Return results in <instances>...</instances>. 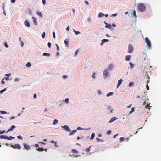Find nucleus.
Segmentation results:
<instances>
[{
	"mask_svg": "<svg viewBox=\"0 0 161 161\" xmlns=\"http://www.w3.org/2000/svg\"><path fill=\"white\" fill-rule=\"evenodd\" d=\"M138 10L141 12L144 11L146 9V7L144 4L142 3L139 4L137 5Z\"/></svg>",
	"mask_w": 161,
	"mask_h": 161,
	"instance_id": "f257e3e1",
	"label": "nucleus"
},
{
	"mask_svg": "<svg viewBox=\"0 0 161 161\" xmlns=\"http://www.w3.org/2000/svg\"><path fill=\"white\" fill-rule=\"evenodd\" d=\"M145 41L148 46V48L150 49L152 48L151 42L149 38L147 37L145 39Z\"/></svg>",
	"mask_w": 161,
	"mask_h": 161,
	"instance_id": "f03ea898",
	"label": "nucleus"
},
{
	"mask_svg": "<svg viewBox=\"0 0 161 161\" xmlns=\"http://www.w3.org/2000/svg\"><path fill=\"white\" fill-rule=\"evenodd\" d=\"M103 74L104 79L106 78L109 75L107 69L104 70L103 72Z\"/></svg>",
	"mask_w": 161,
	"mask_h": 161,
	"instance_id": "7ed1b4c3",
	"label": "nucleus"
},
{
	"mask_svg": "<svg viewBox=\"0 0 161 161\" xmlns=\"http://www.w3.org/2000/svg\"><path fill=\"white\" fill-rule=\"evenodd\" d=\"M112 26L114 27H116V25L114 23L112 24V25H111L110 24H107V25H106L105 27L106 28H109L111 30H112L113 28L112 27Z\"/></svg>",
	"mask_w": 161,
	"mask_h": 161,
	"instance_id": "20e7f679",
	"label": "nucleus"
},
{
	"mask_svg": "<svg viewBox=\"0 0 161 161\" xmlns=\"http://www.w3.org/2000/svg\"><path fill=\"white\" fill-rule=\"evenodd\" d=\"M133 48L132 46L130 44H129L128 47V52L130 53H131L133 52Z\"/></svg>",
	"mask_w": 161,
	"mask_h": 161,
	"instance_id": "39448f33",
	"label": "nucleus"
},
{
	"mask_svg": "<svg viewBox=\"0 0 161 161\" xmlns=\"http://www.w3.org/2000/svg\"><path fill=\"white\" fill-rule=\"evenodd\" d=\"M11 147L14 148L18 149H20L21 148L20 146L18 144H15L14 146L12 145Z\"/></svg>",
	"mask_w": 161,
	"mask_h": 161,
	"instance_id": "423d86ee",
	"label": "nucleus"
},
{
	"mask_svg": "<svg viewBox=\"0 0 161 161\" xmlns=\"http://www.w3.org/2000/svg\"><path fill=\"white\" fill-rule=\"evenodd\" d=\"M71 152L72 153H73L74 154H73V155L75 157H77V153H78V151L75 149H73L71 150Z\"/></svg>",
	"mask_w": 161,
	"mask_h": 161,
	"instance_id": "0eeeda50",
	"label": "nucleus"
},
{
	"mask_svg": "<svg viewBox=\"0 0 161 161\" xmlns=\"http://www.w3.org/2000/svg\"><path fill=\"white\" fill-rule=\"evenodd\" d=\"M61 127L64 128L68 131H69V132L71 131V129L67 125H64L63 126H62Z\"/></svg>",
	"mask_w": 161,
	"mask_h": 161,
	"instance_id": "6e6552de",
	"label": "nucleus"
},
{
	"mask_svg": "<svg viewBox=\"0 0 161 161\" xmlns=\"http://www.w3.org/2000/svg\"><path fill=\"white\" fill-rule=\"evenodd\" d=\"M15 128V126H14V125H12V126L7 131V132H6V133H7L10 131H13V129H14Z\"/></svg>",
	"mask_w": 161,
	"mask_h": 161,
	"instance_id": "1a4fd4ad",
	"label": "nucleus"
},
{
	"mask_svg": "<svg viewBox=\"0 0 161 161\" xmlns=\"http://www.w3.org/2000/svg\"><path fill=\"white\" fill-rule=\"evenodd\" d=\"M123 82V80L122 79H120L118 80V83L117 85V88H118L119 86L121 85Z\"/></svg>",
	"mask_w": 161,
	"mask_h": 161,
	"instance_id": "9d476101",
	"label": "nucleus"
},
{
	"mask_svg": "<svg viewBox=\"0 0 161 161\" xmlns=\"http://www.w3.org/2000/svg\"><path fill=\"white\" fill-rule=\"evenodd\" d=\"M132 11H133V13L131 14L133 17H135L136 18L137 17V15L136 14V12L135 9H132Z\"/></svg>",
	"mask_w": 161,
	"mask_h": 161,
	"instance_id": "9b49d317",
	"label": "nucleus"
},
{
	"mask_svg": "<svg viewBox=\"0 0 161 161\" xmlns=\"http://www.w3.org/2000/svg\"><path fill=\"white\" fill-rule=\"evenodd\" d=\"M131 56L130 55H127L125 56V59L126 61H129L130 60Z\"/></svg>",
	"mask_w": 161,
	"mask_h": 161,
	"instance_id": "f8f14e48",
	"label": "nucleus"
},
{
	"mask_svg": "<svg viewBox=\"0 0 161 161\" xmlns=\"http://www.w3.org/2000/svg\"><path fill=\"white\" fill-rule=\"evenodd\" d=\"M113 64H110L109 65L108 67L107 70H111L113 69Z\"/></svg>",
	"mask_w": 161,
	"mask_h": 161,
	"instance_id": "ddd939ff",
	"label": "nucleus"
},
{
	"mask_svg": "<svg viewBox=\"0 0 161 161\" xmlns=\"http://www.w3.org/2000/svg\"><path fill=\"white\" fill-rule=\"evenodd\" d=\"M0 138L8 139V136H7L6 135H1L0 136Z\"/></svg>",
	"mask_w": 161,
	"mask_h": 161,
	"instance_id": "4468645a",
	"label": "nucleus"
},
{
	"mask_svg": "<svg viewBox=\"0 0 161 161\" xmlns=\"http://www.w3.org/2000/svg\"><path fill=\"white\" fill-rule=\"evenodd\" d=\"M117 119V118L116 117H114L111 118L110 120L109 121V123H112L115 120Z\"/></svg>",
	"mask_w": 161,
	"mask_h": 161,
	"instance_id": "2eb2a0df",
	"label": "nucleus"
},
{
	"mask_svg": "<svg viewBox=\"0 0 161 161\" xmlns=\"http://www.w3.org/2000/svg\"><path fill=\"white\" fill-rule=\"evenodd\" d=\"M33 20V22L34 24L35 25H37V20H36V19L34 17H32Z\"/></svg>",
	"mask_w": 161,
	"mask_h": 161,
	"instance_id": "dca6fc26",
	"label": "nucleus"
},
{
	"mask_svg": "<svg viewBox=\"0 0 161 161\" xmlns=\"http://www.w3.org/2000/svg\"><path fill=\"white\" fill-rule=\"evenodd\" d=\"M108 41H109V40H108V39H103L102 41V42L101 43V45H102L103 43L105 42H108Z\"/></svg>",
	"mask_w": 161,
	"mask_h": 161,
	"instance_id": "f3484780",
	"label": "nucleus"
},
{
	"mask_svg": "<svg viewBox=\"0 0 161 161\" xmlns=\"http://www.w3.org/2000/svg\"><path fill=\"white\" fill-rule=\"evenodd\" d=\"M25 25L27 27H29L30 26V23L27 20H25Z\"/></svg>",
	"mask_w": 161,
	"mask_h": 161,
	"instance_id": "a211bd4d",
	"label": "nucleus"
},
{
	"mask_svg": "<svg viewBox=\"0 0 161 161\" xmlns=\"http://www.w3.org/2000/svg\"><path fill=\"white\" fill-rule=\"evenodd\" d=\"M24 147L27 150H28L30 148V146L26 144H24Z\"/></svg>",
	"mask_w": 161,
	"mask_h": 161,
	"instance_id": "6ab92c4d",
	"label": "nucleus"
},
{
	"mask_svg": "<svg viewBox=\"0 0 161 161\" xmlns=\"http://www.w3.org/2000/svg\"><path fill=\"white\" fill-rule=\"evenodd\" d=\"M95 136V134L94 133L92 134L91 137L90 138V139L92 140L94 139Z\"/></svg>",
	"mask_w": 161,
	"mask_h": 161,
	"instance_id": "aec40b11",
	"label": "nucleus"
},
{
	"mask_svg": "<svg viewBox=\"0 0 161 161\" xmlns=\"http://www.w3.org/2000/svg\"><path fill=\"white\" fill-rule=\"evenodd\" d=\"M104 15V14L101 12H100L98 14V17H101Z\"/></svg>",
	"mask_w": 161,
	"mask_h": 161,
	"instance_id": "412c9836",
	"label": "nucleus"
},
{
	"mask_svg": "<svg viewBox=\"0 0 161 161\" xmlns=\"http://www.w3.org/2000/svg\"><path fill=\"white\" fill-rule=\"evenodd\" d=\"M43 55L44 56H47L49 57L50 56V55L49 53H44L43 54Z\"/></svg>",
	"mask_w": 161,
	"mask_h": 161,
	"instance_id": "4be33fe9",
	"label": "nucleus"
},
{
	"mask_svg": "<svg viewBox=\"0 0 161 161\" xmlns=\"http://www.w3.org/2000/svg\"><path fill=\"white\" fill-rule=\"evenodd\" d=\"M77 131V130H73L72 131V132L70 133V135H73L74 133H76Z\"/></svg>",
	"mask_w": 161,
	"mask_h": 161,
	"instance_id": "5701e85b",
	"label": "nucleus"
},
{
	"mask_svg": "<svg viewBox=\"0 0 161 161\" xmlns=\"http://www.w3.org/2000/svg\"><path fill=\"white\" fill-rule=\"evenodd\" d=\"M129 64L130 65V67L131 69H133L134 67V64L131 62L129 63Z\"/></svg>",
	"mask_w": 161,
	"mask_h": 161,
	"instance_id": "b1692460",
	"label": "nucleus"
},
{
	"mask_svg": "<svg viewBox=\"0 0 161 161\" xmlns=\"http://www.w3.org/2000/svg\"><path fill=\"white\" fill-rule=\"evenodd\" d=\"M58 120L57 119H54L53 121V125H55L58 123Z\"/></svg>",
	"mask_w": 161,
	"mask_h": 161,
	"instance_id": "393cba45",
	"label": "nucleus"
},
{
	"mask_svg": "<svg viewBox=\"0 0 161 161\" xmlns=\"http://www.w3.org/2000/svg\"><path fill=\"white\" fill-rule=\"evenodd\" d=\"M73 31L76 35H78L79 34L80 32L79 31H76L75 29H73Z\"/></svg>",
	"mask_w": 161,
	"mask_h": 161,
	"instance_id": "a878e982",
	"label": "nucleus"
},
{
	"mask_svg": "<svg viewBox=\"0 0 161 161\" xmlns=\"http://www.w3.org/2000/svg\"><path fill=\"white\" fill-rule=\"evenodd\" d=\"M113 94V92H109V93H108V94H107V97H109L110 96H111V95H112Z\"/></svg>",
	"mask_w": 161,
	"mask_h": 161,
	"instance_id": "bb28decb",
	"label": "nucleus"
},
{
	"mask_svg": "<svg viewBox=\"0 0 161 161\" xmlns=\"http://www.w3.org/2000/svg\"><path fill=\"white\" fill-rule=\"evenodd\" d=\"M0 113L2 114H6L7 113V112L4 111H0Z\"/></svg>",
	"mask_w": 161,
	"mask_h": 161,
	"instance_id": "cd10ccee",
	"label": "nucleus"
},
{
	"mask_svg": "<svg viewBox=\"0 0 161 161\" xmlns=\"http://www.w3.org/2000/svg\"><path fill=\"white\" fill-rule=\"evenodd\" d=\"M37 150L39 151H44V149L42 148H39Z\"/></svg>",
	"mask_w": 161,
	"mask_h": 161,
	"instance_id": "c85d7f7f",
	"label": "nucleus"
},
{
	"mask_svg": "<svg viewBox=\"0 0 161 161\" xmlns=\"http://www.w3.org/2000/svg\"><path fill=\"white\" fill-rule=\"evenodd\" d=\"M15 138V137H13L11 136H10V137H8V140H11L12 139H14Z\"/></svg>",
	"mask_w": 161,
	"mask_h": 161,
	"instance_id": "c756f323",
	"label": "nucleus"
},
{
	"mask_svg": "<svg viewBox=\"0 0 161 161\" xmlns=\"http://www.w3.org/2000/svg\"><path fill=\"white\" fill-rule=\"evenodd\" d=\"M135 108L134 107H132L131 108V110L130 111V113H132L135 111Z\"/></svg>",
	"mask_w": 161,
	"mask_h": 161,
	"instance_id": "7c9ffc66",
	"label": "nucleus"
},
{
	"mask_svg": "<svg viewBox=\"0 0 161 161\" xmlns=\"http://www.w3.org/2000/svg\"><path fill=\"white\" fill-rule=\"evenodd\" d=\"M42 36L43 38H44L45 37V32H43V33L42 34Z\"/></svg>",
	"mask_w": 161,
	"mask_h": 161,
	"instance_id": "2f4dec72",
	"label": "nucleus"
},
{
	"mask_svg": "<svg viewBox=\"0 0 161 161\" xmlns=\"http://www.w3.org/2000/svg\"><path fill=\"white\" fill-rule=\"evenodd\" d=\"M133 82H130L128 85V86H129L130 87H131L133 86Z\"/></svg>",
	"mask_w": 161,
	"mask_h": 161,
	"instance_id": "473e14b6",
	"label": "nucleus"
},
{
	"mask_svg": "<svg viewBox=\"0 0 161 161\" xmlns=\"http://www.w3.org/2000/svg\"><path fill=\"white\" fill-rule=\"evenodd\" d=\"M64 42L66 45L67 46L68 45V44H69L68 41H67L66 39L64 41Z\"/></svg>",
	"mask_w": 161,
	"mask_h": 161,
	"instance_id": "72a5a7b5",
	"label": "nucleus"
},
{
	"mask_svg": "<svg viewBox=\"0 0 161 161\" xmlns=\"http://www.w3.org/2000/svg\"><path fill=\"white\" fill-rule=\"evenodd\" d=\"M91 146H90L88 148L86 149L85 150L86 152H88L90 151V148L91 147Z\"/></svg>",
	"mask_w": 161,
	"mask_h": 161,
	"instance_id": "f704fd0d",
	"label": "nucleus"
},
{
	"mask_svg": "<svg viewBox=\"0 0 161 161\" xmlns=\"http://www.w3.org/2000/svg\"><path fill=\"white\" fill-rule=\"evenodd\" d=\"M37 14L41 16H42V14L41 12H37Z\"/></svg>",
	"mask_w": 161,
	"mask_h": 161,
	"instance_id": "c9c22d12",
	"label": "nucleus"
},
{
	"mask_svg": "<svg viewBox=\"0 0 161 161\" xmlns=\"http://www.w3.org/2000/svg\"><path fill=\"white\" fill-rule=\"evenodd\" d=\"M6 90V89L5 88L4 89L1 90L0 91V93H3Z\"/></svg>",
	"mask_w": 161,
	"mask_h": 161,
	"instance_id": "e433bc0d",
	"label": "nucleus"
},
{
	"mask_svg": "<svg viewBox=\"0 0 161 161\" xmlns=\"http://www.w3.org/2000/svg\"><path fill=\"white\" fill-rule=\"evenodd\" d=\"M69 100V98H66L65 100V103H68Z\"/></svg>",
	"mask_w": 161,
	"mask_h": 161,
	"instance_id": "4c0bfd02",
	"label": "nucleus"
},
{
	"mask_svg": "<svg viewBox=\"0 0 161 161\" xmlns=\"http://www.w3.org/2000/svg\"><path fill=\"white\" fill-rule=\"evenodd\" d=\"M17 138H18V139H21L22 140L23 139H22V136H21V135H19L18 136H17Z\"/></svg>",
	"mask_w": 161,
	"mask_h": 161,
	"instance_id": "58836bf2",
	"label": "nucleus"
},
{
	"mask_svg": "<svg viewBox=\"0 0 161 161\" xmlns=\"http://www.w3.org/2000/svg\"><path fill=\"white\" fill-rule=\"evenodd\" d=\"M111 132V131L110 130H108V131L107 132V134L108 135H110Z\"/></svg>",
	"mask_w": 161,
	"mask_h": 161,
	"instance_id": "ea45409f",
	"label": "nucleus"
},
{
	"mask_svg": "<svg viewBox=\"0 0 161 161\" xmlns=\"http://www.w3.org/2000/svg\"><path fill=\"white\" fill-rule=\"evenodd\" d=\"M27 67H30V62H28L26 64Z\"/></svg>",
	"mask_w": 161,
	"mask_h": 161,
	"instance_id": "a19ab883",
	"label": "nucleus"
},
{
	"mask_svg": "<svg viewBox=\"0 0 161 161\" xmlns=\"http://www.w3.org/2000/svg\"><path fill=\"white\" fill-rule=\"evenodd\" d=\"M53 38L55 39L56 38L55 34L54 32H53Z\"/></svg>",
	"mask_w": 161,
	"mask_h": 161,
	"instance_id": "79ce46f5",
	"label": "nucleus"
},
{
	"mask_svg": "<svg viewBox=\"0 0 161 161\" xmlns=\"http://www.w3.org/2000/svg\"><path fill=\"white\" fill-rule=\"evenodd\" d=\"M47 45L49 47H51V44L50 42H48L47 44Z\"/></svg>",
	"mask_w": 161,
	"mask_h": 161,
	"instance_id": "37998d69",
	"label": "nucleus"
},
{
	"mask_svg": "<svg viewBox=\"0 0 161 161\" xmlns=\"http://www.w3.org/2000/svg\"><path fill=\"white\" fill-rule=\"evenodd\" d=\"M79 51L78 50H77L76 51V52H75V56H76V55H77V54L79 53Z\"/></svg>",
	"mask_w": 161,
	"mask_h": 161,
	"instance_id": "c03bdc74",
	"label": "nucleus"
},
{
	"mask_svg": "<svg viewBox=\"0 0 161 161\" xmlns=\"http://www.w3.org/2000/svg\"><path fill=\"white\" fill-rule=\"evenodd\" d=\"M6 132H5V130H3L2 131H0V134H3L4 133H5Z\"/></svg>",
	"mask_w": 161,
	"mask_h": 161,
	"instance_id": "a18cd8bd",
	"label": "nucleus"
},
{
	"mask_svg": "<svg viewBox=\"0 0 161 161\" xmlns=\"http://www.w3.org/2000/svg\"><path fill=\"white\" fill-rule=\"evenodd\" d=\"M51 142V143H52L53 144L54 143L55 145H56V144H57V142H55L54 141V140L52 141Z\"/></svg>",
	"mask_w": 161,
	"mask_h": 161,
	"instance_id": "49530a36",
	"label": "nucleus"
},
{
	"mask_svg": "<svg viewBox=\"0 0 161 161\" xmlns=\"http://www.w3.org/2000/svg\"><path fill=\"white\" fill-rule=\"evenodd\" d=\"M19 79L18 78H16L15 79V82H18L19 81Z\"/></svg>",
	"mask_w": 161,
	"mask_h": 161,
	"instance_id": "de8ad7c7",
	"label": "nucleus"
},
{
	"mask_svg": "<svg viewBox=\"0 0 161 161\" xmlns=\"http://www.w3.org/2000/svg\"><path fill=\"white\" fill-rule=\"evenodd\" d=\"M124 138L123 137H121L120 138V141H122L124 140Z\"/></svg>",
	"mask_w": 161,
	"mask_h": 161,
	"instance_id": "09e8293b",
	"label": "nucleus"
},
{
	"mask_svg": "<svg viewBox=\"0 0 161 161\" xmlns=\"http://www.w3.org/2000/svg\"><path fill=\"white\" fill-rule=\"evenodd\" d=\"M4 44H5V47L6 48H8V46L7 44V43L6 42H5V43Z\"/></svg>",
	"mask_w": 161,
	"mask_h": 161,
	"instance_id": "8fccbe9b",
	"label": "nucleus"
},
{
	"mask_svg": "<svg viewBox=\"0 0 161 161\" xmlns=\"http://www.w3.org/2000/svg\"><path fill=\"white\" fill-rule=\"evenodd\" d=\"M96 139L98 141V142H100L102 140L100 139L99 138H96Z\"/></svg>",
	"mask_w": 161,
	"mask_h": 161,
	"instance_id": "3c124183",
	"label": "nucleus"
},
{
	"mask_svg": "<svg viewBox=\"0 0 161 161\" xmlns=\"http://www.w3.org/2000/svg\"><path fill=\"white\" fill-rule=\"evenodd\" d=\"M21 46L22 47L23 46L24 44V42H23V41H21Z\"/></svg>",
	"mask_w": 161,
	"mask_h": 161,
	"instance_id": "603ef678",
	"label": "nucleus"
},
{
	"mask_svg": "<svg viewBox=\"0 0 161 161\" xmlns=\"http://www.w3.org/2000/svg\"><path fill=\"white\" fill-rule=\"evenodd\" d=\"M42 2L43 4H45L46 3V0H42Z\"/></svg>",
	"mask_w": 161,
	"mask_h": 161,
	"instance_id": "864d4df0",
	"label": "nucleus"
},
{
	"mask_svg": "<svg viewBox=\"0 0 161 161\" xmlns=\"http://www.w3.org/2000/svg\"><path fill=\"white\" fill-rule=\"evenodd\" d=\"M37 97V96H36V94H35L34 95V96H33V97L34 98H36Z\"/></svg>",
	"mask_w": 161,
	"mask_h": 161,
	"instance_id": "5fc2aeb1",
	"label": "nucleus"
},
{
	"mask_svg": "<svg viewBox=\"0 0 161 161\" xmlns=\"http://www.w3.org/2000/svg\"><path fill=\"white\" fill-rule=\"evenodd\" d=\"M117 13L114 14H112V16L114 17L116 16L117 15Z\"/></svg>",
	"mask_w": 161,
	"mask_h": 161,
	"instance_id": "6e6d98bb",
	"label": "nucleus"
},
{
	"mask_svg": "<svg viewBox=\"0 0 161 161\" xmlns=\"http://www.w3.org/2000/svg\"><path fill=\"white\" fill-rule=\"evenodd\" d=\"M10 75H11L10 74H6L5 75V76H7V77H9V76H10Z\"/></svg>",
	"mask_w": 161,
	"mask_h": 161,
	"instance_id": "4d7b16f0",
	"label": "nucleus"
},
{
	"mask_svg": "<svg viewBox=\"0 0 161 161\" xmlns=\"http://www.w3.org/2000/svg\"><path fill=\"white\" fill-rule=\"evenodd\" d=\"M56 46L57 47V50L58 51H59V47L58 46V45H57V44L56 45Z\"/></svg>",
	"mask_w": 161,
	"mask_h": 161,
	"instance_id": "13d9d810",
	"label": "nucleus"
},
{
	"mask_svg": "<svg viewBox=\"0 0 161 161\" xmlns=\"http://www.w3.org/2000/svg\"><path fill=\"white\" fill-rule=\"evenodd\" d=\"M95 75H96V73H94L93 75L92 76V77L93 78H95Z\"/></svg>",
	"mask_w": 161,
	"mask_h": 161,
	"instance_id": "bf43d9fd",
	"label": "nucleus"
},
{
	"mask_svg": "<svg viewBox=\"0 0 161 161\" xmlns=\"http://www.w3.org/2000/svg\"><path fill=\"white\" fill-rule=\"evenodd\" d=\"M85 3L87 5H89V3L87 1H85Z\"/></svg>",
	"mask_w": 161,
	"mask_h": 161,
	"instance_id": "052dcab7",
	"label": "nucleus"
},
{
	"mask_svg": "<svg viewBox=\"0 0 161 161\" xmlns=\"http://www.w3.org/2000/svg\"><path fill=\"white\" fill-rule=\"evenodd\" d=\"M146 87H147V90H149V87L148 86V85H147L146 86Z\"/></svg>",
	"mask_w": 161,
	"mask_h": 161,
	"instance_id": "680f3d73",
	"label": "nucleus"
},
{
	"mask_svg": "<svg viewBox=\"0 0 161 161\" xmlns=\"http://www.w3.org/2000/svg\"><path fill=\"white\" fill-rule=\"evenodd\" d=\"M66 30L69 31V26L66 28Z\"/></svg>",
	"mask_w": 161,
	"mask_h": 161,
	"instance_id": "e2e57ef3",
	"label": "nucleus"
},
{
	"mask_svg": "<svg viewBox=\"0 0 161 161\" xmlns=\"http://www.w3.org/2000/svg\"><path fill=\"white\" fill-rule=\"evenodd\" d=\"M3 79H5L6 80H8V78L7 77H4Z\"/></svg>",
	"mask_w": 161,
	"mask_h": 161,
	"instance_id": "0e129e2a",
	"label": "nucleus"
},
{
	"mask_svg": "<svg viewBox=\"0 0 161 161\" xmlns=\"http://www.w3.org/2000/svg\"><path fill=\"white\" fill-rule=\"evenodd\" d=\"M4 79H3L2 80V84H4L5 83V82L4 81Z\"/></svg>",
	"mask_w": 161,
	"mask_h": 161,
	"instance_id": "69168bd1",
	"label": "nucleus"
},
{
	"mask_svg": "<svg viewBox=\"0 0 161 161\" xmlns=\"http://www.w3.org/2000/svg\"><path fill=\"white\" fill-rule=\"evenodd\" d=\"M118 135V134H116L114 136V138H115L117 137V136Z\"/></svg>",
	"mask_w": 161,
	"mask_h": 161,
	"instance_id": "338daca9",
	"label": "nucleus"
},
{
	"mask_svg": "<svg viewBox=\"0 0 161 161\" xmlns=\"http://www.w3.org/2000/svg\"><path fill=\"white\" fill-rule=\"evenodd\" d=\"M15 0H11V2L12 3H15Z\"/></svg>",
	"mask_w": 161,
	"mask_h": 161,
	"instance_id": "774afa93",
	"label": "nucleus"
}]
</instances>
